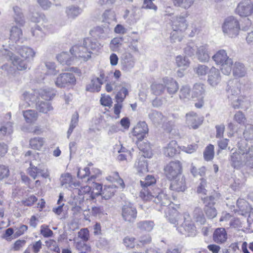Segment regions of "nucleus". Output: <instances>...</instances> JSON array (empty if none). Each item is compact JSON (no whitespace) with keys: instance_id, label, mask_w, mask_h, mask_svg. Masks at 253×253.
Returning a JSON list of instances; mask_svg holds the SVG:
<instances>
[{"instance_id":"1","label":"nucleus","mask_w":253,"mask_h":253,"mask_svg":"<svg viewBox=\"0 0 253 253\" xmlns=\"http://www.w3.org/2000/svg\"><path fill=\"white\" fill-rule=\"evenodd\" d=\"M149 192L148 189H144L140 192V197L144 201H153L161 206L168 207L171 204V201L167 195L159 189ZM166 216L170 223L178 225V231L182 234L191 236L195 234V227L191 220L189 214L185 213L180 214L177 210L172 207H167L165 210Z\"/></svg>"},{"instance_id":"2","label":"nucleus","mask_w":253,"mask_h":253,"mask_svg":"<svg viewBox=\"0 0 253 253\" xmlns=\"http://www.w3.org/2000/svg\"><path fill=\"white\" fill-rule=\"evenodd\" d=\"M101 47L102 45L96 40L86 38L84 39L82 45H74L70 51L72 54L87 61L90 58L92 52L98 51Z\"/></svg>"},{"instance_id":"3","label":"nucleus","mask_w":253,"mask_h":253,"mask_svg":"<svg viewBox=\"0 0 253 253\" xmlns=\"http://www.w3.org/2000/svg\"><path fill=\"white\" fill-rule=\"evenodd\" d=\"M18 53L23 59L14 55L12 58V63L18 70L22 71L28 68L27 63L33 60L36 55V51L28 46H19L16 48Z\"/></svg>"},{"instance_id":"4","label":"nucleus","mask_w":253,"mask_h":253,"mask_svg":"<svg viewBox=\"0 0 253 253\" xmlns=\"http://www.w3.org/2000/svg\"><path fill=\"white\" fill-rule=\"evenodd\" d=\"M229 161L231 166L235 169H239L245 165L253 168V156L249 157L242 155L237 150L231 154Z\"/></svg>"},{"instance_id":"5","label":"nucleus","mask_w":253,"mask_h":253,"mask_svg":"<svg viewBox=\"0 0 253 253\" xmlns=\"http://www.w3.org/2000/svg\"><path fill=\"white\" fill-rule=\"evenodd\" d=\"M31 155V151H28L25 155V157L31 156L32 160L30 162V167L28 169V174L34 179H36L39 175H41L44 178L49 177V172L47 169H44L42 166L36 164L34 158L35 157Z\"/></svg>"},{"instance_id":"6","label":"nucleus","mask_w":253,"mask_h":253,"mask_svg":"<svg viewBox=\"0 0 253 253\" xmlns=\"http://www.w3.org/2000/svg\"><path fill=\"white\" fill-rule=\"evenodd\" d=\"M224 34L229 37H236L239 34L240 26L238 20L233 16L227 17L222 26Z\"/></svg>"},{"instance_id":"7","label":"nucleus","mask_w":253,"mask_h":253,"mask_svg":"<svg viewBox=\"0 0 253 253\" xmlns=\"http://www.w3.org/2000/svg\"><path fill=\"white\" fill-rule=\"evenodd\" d=\"M150 119L155 124H163V127L168 133L174 134L176 130L173 128L174 126L171 122L166 123L167 119L163 114L156 111H152L149 114Z\"/></svg>"},{"instance_id":"8","label":"nucleus","mask_w":253,"mask_h":253,"mask_svg":"<svg viewBox=\"0 0 253 253\" xmlns=\"http://www.w3.org/2000/svg\"><path fill=\"white\" fill-rule=\"evenodd\" d=\"M55 84L60 88L68 87L74 85L76 79L73 73H63L60 74L54 81Z\"/></svg>"},{"instance_id":"9","label":"nucleus","mask_w":253,"mask_h":253,"mask_svg":"<svg viewBox=\"0 0 253 253\" xmlns=\"http://www.w3.org/2000/svg\"><path fill=\"white\" fill-rule=\"evenodd\" d=\"M165 173L170 180L177 178L182 171V166L178 161L169 162L164 169Z\"/></svg>"},{"instance_id":"10","label":"nucleus","mask_w":253,"mask_h":253,"mask_svg":"<svg viewBox=\"0 0 253 253\" xmlns=\"http://www.w3.org/2000/svg\"><path fill=\"white\" fill-rule=\"evenodd\" d=\"M203 203L205 205L204 211L207 216L210 219L213 218L217 215V211L214 207L216 202L214 195L202 198Z\"/></svg>"},{"instance_id":"11","label":"nucleus","mask_w":253,"mask_h":253,"mask_svg":"<svg viewBox=\"0 0 253 253\" xmlns=\"http://www.w3.org/2000/svg\"><path fill=\"white\" fill-rule=\"evenodd\" d=\"M137 210L130 203H126L122 209V216L124 220L129 223L134 222L137 217Z\"/></svg>"},{"instance_id":"12","label":"nucleus","mask_w":253,"mask_h":253,"mask_svg":"<svg viewBox=\"0 0 253 253\" xmlns=\"http://www.w3.org/2000/svg\"><path fill=\"white\" fill-rule=\"evenodd\" d=\"M236 11L241 17H247L253 13V2L251 0H243L238 5Z\"/></svg>"},{"instance_id":"13","label":"nucleus","mask_w":253,"mask_h":253,"mask_svg":"<svg viewBox=\"0 0 253 253\" xmlns=\"http://www.w3.org/2000/svg\"><path fill=\"white\" fill-rule=\"evenodd\" d=\"M163 154L166 157H172L180 152V148L175 140H171L163 148Z\"/></svg>"},{"instance_id":"14","label":"nucleus","mask_w":253,"mask_h":253,"mask_svg":"<svg viewBox=\"0 0 253 253\" xmlns=\"http://www.w3.org/2000/svg\"><path fill=\"white\" fill-rule=\"evenodd\" d=\"M239 86V83L236 80L229 81L228 82L226 91L228 97L231 100H234L240 94L241 91Z\"/></svg>"},{"instance_id":"15","label":"nucleus","mask_w":253,"mask_h":253,"mask_svg":"<svg viewBox=\"0 0 253 253\" xmlns=\"http://www.w3.org/2000/svg\"><path fill=\"white\" fill-rule=\"evenodd\" d=\"M221 81L219 70L214 67H212L208 72L207 82L212 87L217 86Z\"/></svg>"},{"instance_id":"16","label":"nucleus","mask_w":253,"mask_h":253,"mask_svg":"<svg viewBox=\"0 0 253 253\" xmlns=\"http://www.w3.org/2000/svg\"><path fill=\"white\" fill-rule=\"evenodd\" d=\"M41 26L42 27L39 25H37L31 29L32 36L38 41L42 40L44 38L46 33L51 28V25L48 24H44Z\"/></svg>"},{"instance_id":"17","label":"nucleus","mask_w":253,"mask_h":253,"mask_svg":"<svg viewBox=\"0 0 253 253\" xmlns=\"http://www.w3.org/2000/svg\"><path fill=\"white\" fill-rule=\"evenodd\" d=\"M186 118L187 125L194 129L198 128L203 121L202 117H199L194 112H190L186 114Z\"/></svg>"},{"instance_id":"18","label":"nucleus","mask_w":253,"mask_h":253,"mask_svg":"<svg viewBox=\"0 0 253 253\" xmlns=\"http://www.w3.org/2000/svg\"><path fill=\"white\" fill-rule=\"evenodd\" d=\"M148 131L147 124L144 122H139L134 127L132 134L136 136L138 139L142 140Z\"/></svg>"},{"instance_id":"19","label":"nucleus","mask_w":253,"mask_h":253,"mask_svg":"<svg viewBox=\"0 0 253 253\" xmlns=\"http://www.w3.org/2000/svg\"><path fill=\"white\" fill-rule=\"evenodd\" d=\"M123 70L129 71L134 66L135 61L132 55L129 53H125L123 55L121 59Z\"/></svg>"},{"instance_id":"20","label":"nucleus","mask_w":253,"mask_h":253,"mask_svg":"<svg viewBox=\"0 0 253 253\" xmlns=\"http://www.w3.org/2000/svg\"><path fill=\"white\" fill-rule=\"evenodd\" d=\"M209 46L207 44H204L200 46L196 51L197 59L201 62H208L210 56L209 51Z\"/></svg>"},{"instance_id":"21","label":"nucleus","mask_w":253,"mask_h":253,"mask_svg":"<svg viewBox=\"0 0 253 253\" xmlns=\"http://www.w3.org/2000/svg\"><path fill=\"white\" fill-rule=\"evenodd\" d=\"M187 26L186 20L183 16H176L172 21V28L175 31L184 32Z\"/></svg>"},{"instance_id":"22","label":"nucleus","mask_w":253,"mask_h":253,"mask_svg":"<svg viewBox=\"0 0 253 253\" xmlns=\"http://www.w3.org/2000/svg\"><path fill=\"white\" fill-rule=\"evenodd\" d=\"M170 188L177 192L183 191L185 189V179L183 176H178L177 178L172 179Z\"/></svg>"},{"instance_id":"23","label":"nucleus","mask_w":253,"mask_h":253,"mask_svg":"<svg viewBox=\"0 0 253 253\" xmlns=\"http://www.w3.org/2000/svg\"><path fill=\"white\" fill-rule=\"evenodd\" d=\"M163 83L169 94H175L178 89L177 82L172 78H165L163 79Z\"/></svg>"},{"instance_id":"24","label":"nucleus","mask_w":253,"mask_h":253,"mask_svg":"<svg viewBox=\"0 0 253 253\" xmlns=\"http://www.w3.org/2000/svg\"><path fill=\"white\" fill-rule=\"evenodd\" d=\"M12 10L13 11L12 17L14 22L19 26H24L25 24V19L21 8L18 6H14Z\"/></svg>"},{"instance_id":"25","label":"nucleus","mask_w":253,"mask_h":253,"mask_svg":"<svg viewBox=\"0 0 253 253\" xmlns=\"http://www.w3.org/2000/svg\"><path fill=\"white\" fill-rule=\"evenodd\" d=\"M227 239V234L223 228H218L215 230L213 234V240L216 243H224Z\"/></svg>"},{"instance_id":"26","label":"nucleus","mask_w":253,"mask_h":253,"mask_svg":"<svg viewBox=\"0 0 253 253\" xmlns=\"http://www.w3.org/2000/svg\"><path fill=\"white\" fill-rule=\"evenodd\" d=\"M205 87V85L203 84H195L193 87L192 97L203 99L206 91Z\"/></svg>"},{"instance_id":"27","label":"nucleus","mask_w":253,"mask_h":253,"mask_svg":"<svg viewBox=\"0 0 253 253\" xmlns=\"http://www.w3.org/2000/svg\"><path fill=\"white\" fill-rule=\"evenodd\" d=\"M212 59L216 65H220L231 58L227 55V52L225 50L221 49L212 56Z\"/></svg>"},{"instance_id":"28","label":"nucleus","mask_w":253,"mask_h":253,"mask_svg":"<svg viewBox=\"0 0 253 253\" xmlns=\"http://www.w3.org/2000/svg\"><path fill=\"white\" fill-rule=\"evenodd\" d=\"M84 197H75L73 200L70 202V204L72 206L71 211L74 215H78L83 211L81 208V204L83 203Z\"/></svg>"},{"instance_id":"29","label":"nucleus","mask_w":253,"mask_h":253,"mask_svg":"<svg viewBox=\"0 0 253 253\" xmlns=\"http://www.w3.org/2000/svg\"><path fill=\"white\" fill-rule=\"evenodd\" d=\"M238 148V150H236L241 153V154L247 155L249 157L253 156V151L250 150L246 140L242 139L239 142Z\"/></svg>"},{"instance_id":"30","label":"nucleus","mask_w":253,"mask_h":253,"mask_svg":"<svg viewBox=\"0 0 253 253\" xmlns=\"http://www.w3.org/2000/svg\"><path fill=\"white\" fill-rule=\"evenodd\" d=\"M237 98H234L232 100V104L234 108H241L243 109L247 108V106L249 102L245 96H237Z\"/></svg>"},{"instance_id":"31","label":"nucleus","mask_w":253,"mask_h":253,"mask_svg":"<svg viewBox=\"0 0 253 253\" xmlns=\"http://www.w3.org/2000/svg\"><path fill=\"white\" fill-rule=\"evenodd\" d=\"M193 220L200 224H204L206 222V218L204 216L202 209L199 207H196L192 214Z\"/></svg>"},{"instance_id":"32","label":"nucleus","mask_w":253,"mask_h":253,"mask_svg":"<svg viewBox=\"0 0 253 253\" xmlns=\"http://www.w3.org/2000/svg\"><path fill=\"white\" fill-rule=\"evenodd\" d=\"M65 12L68 18L74 19L82 12V9L78 6L71 5L66 8Z\"/></svg>"},{"instance_id":"33","label":"nucleus","mask_w":253,"mask_h":253,"mask_svg":"<svg viewBox=\"0 0 253 253\" xmlns=\"http://www.w3.org/2000/svg\"><path fill=\"white\" fill-rule=\"evenodd\" d=\"M39 94L42 98L49 100L54 97L56 91L50 88H42L39 91Z\"/></svg>"},{"instance_id":"34","label":"nucleus","mask_w":253,"mask_h":253,"mask_svg":"<svg viewBox=\"0 0 253 253\" xmlns=\"http://www.w3.org/2000/svg\"><path fill=\"white\" fill-rule=\"evenodd\" d=\"M101 87V82L99 79L93 78L86 86V90L90 92H99Z\"/></svg>"},{"instance_id":"35","label":"nucleus","mask_w":253,"mask_h":253,"mask_svg":"<svg viewBox=\"0 0 253 253\" xmlns=\"http://www.w3.org/2000/svg\"><path fill=\"white\" fill-rule=\"evenodd\" d=\"M233 75L236 77H243L246 74V69L244 65L240 62H235L233 68Z\"/></svg>"},{"instance_id":"36","label":"nucleus","mask_w":253,"mask_h":253,"mask_svg":"<svg viewBox=\"0 0 253 253\" xmlns=\"http://www.w3.org/2000/svg\"><path fill=\"white\" fill-rule=\"evenodd\" d=\"M56 58L58 62L63 65H71L73 61L72 57H71L67 52H62L58 54L56 56Z\"/></svg>"},{"instance_id":"37","label":"nucleus","mask_w":253,"mask_h":253,"mask_svg":"<svg viewBox=\"0 0 253 253\" xmlns=\"http://www.w3.org/2000/svg\"><path fill=\"white\" fill-rule=\"evenodd\" d=\"M116 186L113 185L105 186L104 189L102 190L101 193H99V195H101L105 200L109 199L116 192Z\"/></svg>"},{"instance_id":"38","label":"nucleus","mask_w":253,"mask_h":253,"mask_svg":"<svg viewBox=\"0 0 253 253\" xmlns=\"http://www.w3.org/2000/svg\"><path fill=\"white\" fill-rule=\"evenodd\" d=\"M31 20L35 23H42L41 25H47V20L45 16L38 12H33L30 16Z\"/></svg>"},{"instance_id":"39","label":"nucleus","mask_w":253,"mask_h":253,"mask_svg":"<svg viewBox=\"0 0 253 253\" xmlns=\"http://www.w3.org/2000/svg\"><path fill=\"white\" fill-rule=\"evenodd\" d=\"M22 37V31L17 26H12L10 30V40L17 42Z\"/></svg>"},{"instance_id":"40","label":"nucleus","mask_w":253,"mask_h":253,"mask_svg":"<svg viewBox=\"0 0 253 253\" xmlns=\"http://www.w3.org/2000/svg\"><path fill=\"white\" fill-rule=\"evenodd\" d=\"M175 61L176 65L182 70H186L190 65L189 59L182 55H178L176 57Z\"/></svg>"},{"instance_id":"41","label":"nucleus","mask_w":253,"mask_h":253,"mask_svg":"<svg viewBox=\"0 0 253 253\" xmlns=\"http://www.w3.org/2000/svg\"><path fill=\"white\" fill-rule=\"evenodd\" d=\"M171 1L175 6L188 9L193 4L195 0H171Z\"/></svg>"},{"instance_id":"42","label":"nucleus","mask_w":253,"mask_h":253,"mask_svg":"<svg viewBox=\"0 0 253 253\" xmlns=\"http://www.w3.org/2000/svg\"><path fill=\"white\" fill-rule=\"evenodd\" d=\"M23 116L27 123H33L38 119V114L33 110H28L23 112Z\"/></svg>"},{"instance_id":"43","label":"nucleus","mask_w":253,"mask_h":253,"mask_svg":"<svg viewBox=\"0 0 253 253\" xmlns=\"http://www.w3.org/2000/svg\"><path fill=\"white\" fill-rule=\"evenodd\" d=\"M156 182V179L152 175H147L143 180L140 181L141 185L142 187V189L140 192H142L144 189H148L149 192H152L150 190L151 188H148V187L155 184Z\"/></svg>"},{"instance_id":"44","label":"nucleus","mask_w":253,"mask_h":253,"mask_svg":"<svg viewBox=\"0 0 253 253\" xmlns=\"http://www.w3.org/2000/svg\"><path fill=\"white\" fill-rule=\"evenodd\" d=\"M154 226V222L150 220L141 221L137 223V227L142 231H151Z\"/></svg>"},{"instance_id":"45","label":"nucleus","mask_w":253,"mask_h":253,"mask_svg":"<svg viewBox=\"0 0 253 253\" xmlns=\"http://www.w3.org/2000/svg\"><path fill=\"white\" fill-rule=\"evenodd\" d=\"M36 108L39 112L44 114L47 113L53 109V107L49 102L44 101H39L37 103Z\"/></svg>"},{"instance_id":"46","label":"nucleus","mask_w":253,"mask_h":253,"mask_svg":"<svg viewBox=\"0 0 253 253\" xmlns=\"http://www.w3.org/2000/svg\"><path fill=\"white\" fill-rule=\"evenodd\" d=\"M106 179L112 182H116L122 188H124L125 186L123 180L120 177L119 173L117 172H112L106 177Z\"/></svg>"},{"instance_id":"47","label":"nucleus","mask_w":253,"mask_h":253,"mask_svg":"<svg viewBox=\"0 0 253 253\" xmlns=\"http://www.w3.org/2000/svg\"><path fill=\"white\" fill-rule=\"evenodd\" d=\"M190 88L188 85L182 86L179 91V96L180 99L186 101L190 98Z\"/></svg>"},{"instance_id":"48","label":"nucleus","mask_w":253,"mask_h":253,"mask_svg":"<svg viewBox=\"0 0 253 253\" xmlns=\"http://www.w3.org/2000/svg\"><path fill=\"white\" fill-rule=\"evenodd\" d=\"M233 64V60L231 58L223 62V64H220V70L222 73L226 75H229L231 72Z\"/></svg>"},{"instance_id":"49","label":"nucleus","mask_w":253,"mask_h":253,"mask_svg":"<svg viewBox=\"0 0 253 253\" xmlns=\"http://www.w3.org/2000/svg\"><path fill=\"white\" fill-rule=\"evenodd\" d=\"M198 48L194 42H190L187 43L184 48V52L188 56H192L194 55L195 53H196Z\"/></svg>"},{"instance_id":"50","label":"nucleus","mask_w":253,"mask_h":253,"mask_svg":"<svg viewBox=\"0 0 253 253\" xmlns=\"http://www.w3.org/2000/svg\"><path fill=\"white\" fill-rule=\"evenodd\" d=\"M214 155V146L209 144L206 147L204 152V159L207 161H211L213 158Z\"/></svg>"},{"instance_id":"51","label":"nucleus","mask_w":253,"mask_h":253,"mask_svg":"<svg viewBox=\"0 0 253 253\" xmlns=\"http://www.w3.org/2000/svg\"><path fill=\"white\" fill-rule=\"evenodd\" d=\"M152 93L156 95L162 94L165 90V86L162 84H153L151 86Z\"/></svg>"},{"instance_id":"52","label":"nucleus","mask_w":253,"mask_h":253,"mask_svg":"<svg viewBox=\"0 0 253 253\" xmlns=\"http://www.w3.org/2000/svg\"><path fill=\"white\" fill-rule=\"evenodd\" d=\"M43 144V139L41 137H35L30 140V145L31 147L34 149H40L42 147Z\"/></svg>"},{"instance_id":"53","label":"nucleus","mask_w":253,"mask_h":253,"mask_svg":"<svg viewBox=\"0 0 253 253\" xmlns=\"http://www.w3.org/2000/svg\"><path fill=\"white\" fill-rule=\"evenodd\" d=\"M103 21L108 23L116 20V14L115 12L110 10H106L103 14Z\"/></svg>"},{"instance_id":"54","label":"nucleus","mask_w":253,"mask_h":253,"mask_svg":"<svg viewBox=\"0 0 253 253\" xmlns=\"http://www.w3.org/2000/svg\"><path fill=\"white\" fill-rule=\"evenodd\" d=\"M194 70L199 76H205L210 70L207 66L201 64L198 65Z\"/></svg>"},{"instance_id":"55","label":"nucleus","mask_w":253,"mask_h":253,"mask_svg":"<svg viewBox=\"0 0 253 253\" xmlns=\"http://www.w3.org/2000/svg\"><path fill=\"white\" fill-rule=\"evenodd\" d=\"M243 134L245 140L253 139V125H247L246 126Z\"/></svg>"},{"instance_id":"56","label":"nucleus","mask_w":253,"mask_h":253,"mask_svg":"<svg viewBox=\"0 0 253 253\" xmlns=\"http://www.w3.org/2000/svg\"><path fill=\"white\" fill-rule=\"evenodd\" d=\"M134 166L139 172H144L148 171L147 164L143 159L136 161Z\"/></svg>"},{"instance_id":"57","label":"nucleus","mask_w":253,"mask_h":253,"mask_svg":"<svg viewBox=\"0 0 253 253\" xmlns=\"http://www.w3.org/2000/svg\"><path fill=\"white\" fill-rule=\"evenodd\" d=\"M183 32L181 31L172 30L170 34V40L172 42H180L183 37Z\"/></svg>"},{"instance_id":"58","label":"nucleus","mask_w":253,"mask_h":253,"mask_svg":"<svg viewBox=\"0 0 253 253\" xmlns=\"http://www.w3.org/2000/svg\"><path fill=\"white\" fill-rule=\"evenodd\" d=\"M45 66L47 69V73L49 74L55 75L58 73V70L56 69V66L53 62H46Z\"/></svg>"},{"instance_id":"59","label":"nucleus","mask_w":253,"mask_h":253,"mask_svg":"<svg viewBox=\"0 0 253 253\" xmlns=\"http://www.w3.org/2000/svg\"><path fill=\"white\" fill-rule=\"evenodd\" d=\"M127 94V89L126 87H122L120 91H119L116 95V99H117V102L122 103Z\"/></svg>"},{"instance_id":"60","label":"nucleus","mask_w":253,"mask_h":253,"mask_svg":"<svg viewBox=\"0 0 253 253\" xmlns=\"http://www.w3.org/2000/svg\"><path fill=\"white\" fill-rule=\"evenodd\" d=\"M41 234L45 238L52 237L53 233L47 225H42L41 226Z\"/></svg>"},{"instance_id":"61","label":"nucleus","mask_w":253,"mask_h":253,"mask_svg":"<svg viewBox=\"0 0 253 253\" xmlns=\"http://www.w3.org/2000/svg\"><path fill=\"white\" fill-rule=\"evenodd\" d=\"M46 244L47 247L51 250L56 253H60V249L57 244V243L53 240H49L46 241Z\"/></svg>"},{"instance_id":"62","label":"nucleus","mask_w":253,"mask_h":253,"mask_svg":"<svg viewBox=\"0 0 253 253\" xmlns=\"http://www.w3.org/2000/svg\"><path fill=\"white\" fill-rule=\"evenodd\" d=\"M9 175V169L8 167L5 165H0V180L7 178Z\"/></svg>"},{"instance_id":"63","label":"nucleus","mask_w":253,"mask_h":253,"mask_svg":"<svg viewBox=\"0 0 253 253\" xmlns=\"http://www.w3.org/2000/svg\"><path fill=\"white\" fill-rule=\"evenodd\" d=\"M90 191V188L88 186H85L81 188H76L73 190L74 194H78L80 197L81 196H83L84 194H87L89 193Z\"/></svg>"},{"instance_id":"64","label":"nucleus","mask_w":253,"mask_h":253,"mask_svg":"<svg viewBox=\"0 0 253 253\" xmlns=\"http://www.w3.org/2000/svg\"><path fill=\"white\" fill-rule=\"evenodd\" d=\"M76 248L78 251V253H84L88 249L87 246L84 242H78L76 243Z\"/></svg>"}]
</instances>
